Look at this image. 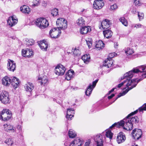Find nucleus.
Here are the masks:
<instances>
[{"mask_svg":"<svg viewBox=\"0 0 146 146\" xmlns=\"http://www.w3.org/2000/svg\"><path fill=\"white\" fill-rule=\"evenodd\" d=\"M138 110H139V109L136 110V111H134L133 112H132L131 113L129 114L127 116L130 117V116H131L135 114L138 112Z\"/></svg>","mask_w":146,"mask_h":146,"instance_id":"nucleus-51","label":"nucleus"},{"mask_svg":"<svg viewBox=\"0 0 146 146\" xmlns=\"http://www.w3.org/2000/svg\"><path fill=\"white\" fill-rule=\"evenodd\" d=\"M58 10L56 9H54L51 11V14L54 17L58 15Z\"/></svg>","mask_w":146,"mask_h":146,"instance_id":"nucleus-42","label":"nucleus"},{"mask_svg":"<svg viewBox=\"0 0 146 146\" xmlns=\"http://www.w3.org/2000/svg\"><path fill=\"white\" fill-rule=\"evenodd\" d=\"M116 88H113L110 91H109V94H110Z\"/></svg>","mask_w":146,"mask_h":146,"instance_id":"nucleus-57","label":"nucleus"},{"mask_svg":"<svg viewBox=\"0 0 146 146\" xmlns=\"http://www.w3.org/2000/svg\"><path fill=\"white\" fill-rule=\"evenodd\" d=\"M38 44L40 48L43 51H46L48 47V45L47 42L44 40H43L40 42Z\"/></svg>","mask_w":146,"mask_h":146,"instance_id":"nucleus-23","label":"nucleus"},{"mask_svg":"<svg viewBox=\"0 0 146 146\" xmlns=\"http://www.w3.org/2000/svg\"><path fill=\"white\" fill-rule=\"evenodd\" d=\"M142 26V25L141 24L138 23L135 24V25L134 27H136V28H138L141 27Z\"/></svg>","mask_w":146,"mask_h":146,"instance_id":"nucleus-52","label":"nucleus"},{"mask_svg":"<svg viewBox=\"0 0 146 146\" xmlns=\"http://www.w3.org/2000/svg\"><path fill=\"white\" fill-rule=\"evenodd\" d=\"M82 59L85 63L87 64L89 61L90 57L89 54H85L82 57Z\"/></svg>","mask_w":146,"mask_h":146,"instance_id":"nucleus-34","label":"nucleus"},{"mask_svg":"<svg viewBox=\"0 0 146 146\" xmlns=\"http://www.w3.org/2000/svg\"><path fill=\"white\" fill-rule=\"evenodd\" d=\"M67 21L62 18L58 19L56 21V25L58 27V29L60 30H64L67 28Z\"/></svg>","mask_w":146,"mask_h":146,"instance_id":"nucleus-6","label":"nucleus"},{"mask_svg":"<svg viewBox=\"0 0 146 146\" xmlns=\"http://www.w3.org/2000/svg\"><path fill=\"white\" fill-rule=\"evenodd\" d=\"M131 134L133 138L137 140L141 137L142 134L141 129H135L133 130Z\"/></svg>","mask_w":146,"mask_h":146,"instance_id":"nucleus-12","label":"nucleus"},{"mask_svg":"<svg viewBox=\"0 0 146 146\" xmlns=\"http://www.w3.org/2000/svg\"><path fill=\"white\" fill-rule=\"evenodd\" d=\"M86 41L89 48H90L92 45V40L91 38H88L86 39Z\"/></svg>","mask_w":146,"mask_h":146,"instance_id":"nucleus-41","label":"nucleus"},{"mask_svg":"<svg viewBox=\"0 0 146 146\" xmlns=\"http://www.w3.org/2000/svg\"><path fill=\"white\" fill-rule=\"evenodd\" d=\"M33 56V51L31 50L28 48L26 54H25V57H31Z\"/></svg>","mask_w":146,"mask_h":146,"instance_id":"nucleus-39","label":"nucleus"},{"mask_svg":"<svg viewBox=\"0 0 146 146\" xmlns=\"http://www.w3.org/2000/svg\"><path fill=\"white\" fill-rule=\"evenodd\" d=\"M104 44L102 41L99 40L97 42L96 44V47L98 50L103 48L104 47Z\"/></svg>","mask_w":146,"mask_h":146,"instance_id":"nucleus-32","label":"nucleus"},{"mask_svg":"<svg viewBox=\"0 0 146 146\" xmlns=\"http://www.w3.org/2000/svg\"><path fill=\"white\" fill-rule=\"evenodd\" d=\"M120 21L125 26H127L128 23L127 20L124 17H121L119 19Z\"/></svg>","mask_w":146,"mask_h":146,"instance_id":"nucleus-38","label":"nucleus"},{"mask_svg":"<svg viewBox=\"0 0 146 146\" xmlns=\"http://www.w3.org/2000/svg\"><path fill=\"white\" fill-rule=\"evenodd\" d=\"M117 6L116 4H114L110 6V9L111 10H114L117 8Z\"/></svg>","mask_w":146,"mask_h":146,"instance_id":"nucleus-47","label":"nucleus"},{"mask_svg":"<svg viewBox=\"0 0 146 146\" xmlns=\"http://www.w3.org/2000/svg\"><path fill=\"white\" fill-rule=\"evenodd\" d=\"M0 100L4 104L10 103V100L8 93L5 91H3L0 95Z\"/></svg>","mask_w":146,"mask_h":146,"instance_id":"nucleus-9","label":"nucleus"},{"mask_svg":"<svg viewBox=\"0 0 146 146\" xmlns=\"http://www.w3.org/2000/svg\"><path fill=\"white\" fill-rule=\"evenodd\" d=\"M42 5L43 6L45 7L47 6V2L46 1H44L42 2Z\"/></svg>","mask_w":146,"mask_h":146,"instance_id":"nucleus-53","label":"nucleus"},{"mask_svg":"<svg viewBox=\"0 0 146 146\" xmlns=\"http://www.w3.org/2000/svg\"><path fill=\"white\" fill-rule=\"evenodd\" d=\"M114 47L115 48H116L117 47V46H118V43L117 42H115L114 43Z\"/></svg>","mask_w":146,"mask_h":146,"instance_id":"nucleus-58","label":"nucleus"},{"mask_svg":"<svg viewBox=\"0 0 146 146\" xmlns=\"http://www.w3.org/2000/svg\"><path fill=\"white\" fill-rule=\"evenodd\" d=\"M11 85L15 89L17 88L19 84V79L15 77H11Z\"/></svg>","mask_w":146,"mask_h":146,"instance_id":"nucleus-19","label":"nucleus"},{"mask_svg":"<svg viewBox=\"0 0 146 146\" xmlns=\"http://www.w3.org/2000/svg\"><path fill=\"white\" fill-rule=\"evenodd\" d=\"M56 102H57V103H60L59 102H58L56 101Z\"/></svg>","mask_w":146,"mask_h":146,"instance_id":"nucleus-63","label":"nucleus"},{"mask_svg":"<svg viewBox=\"0 0 146 146\" xmlns=\"http://www.w3.org/2000/svg\"><path fill=\"white\" fill-rule=\"evenodd\" d=\"M4 129L5 131H11L13 132H17V130L13 126L9 124H5L4 125Z\"/></svg>","mask_w":146,"mask_h":146,"instance_id":"nucleus-22","label":"nucleus"},{"mask_svg":"<svg viewBox=\"0 0 146 146\" xmlns=\"http://www.w3.org/2000/svg\"><path fill=\"white\" fill-rule=\"evenodd\" d=\"M126 139L125 134L122 132L118 133L117 136L116 141L118 144L122 143L125 141Z\"/></svg>","mask_w":146,"mask_h":146,"instance_id":"nucleus-15","label":"nucleus"},{"mask_svg":"<svg viewBox=\"0 0 146 146\" xmlns=\"http://www.w3.org/2000/svg\"><path fill=\"white\" fill-rule=\"evenodd\" d=\"M90 144V142H86L85 143V146H89Z\"/></svg>","mask_w":146,"mask_h":146,"instance_id":"nucleus-55","label":"nucleus"},{"mask_svg":"<svg viewBox=\"0 0 146 146\" xmlns=\"http://www.w3.org/2000/svg\"><path fill=\"white\" fill-rule=\"evenodd\" d=\"M40 0H34L32 2V4L31 6L33 7H37L40 5Z\"/></svg>","mask_w":146,"mask_h":146,"instance_id":"nucleus-37","label":"nucleus"},{"mask_svg":"<svg viewBox=\"0 0 146 146\" xmlns=\"http://www.w3.org/2000/svg\"><path fill=\"white\" fill-rule=\"evenodd\" d=\"M103 34L104 37L107 38H110L112 35V32L109 29L103 31Z\"/></svg>","mask_w":146,"mask_h":146,"instance_id":"nucleus-31","label":"nucleus"},{"mask_svg":"<svg viewBox=\"0 0 146 146\" xmlns=\"http://www.w3.org/2000/svg\"><path fill=\"white\" fill-rule=\"evenodd\" d=\"M35 43L34 40L32 39L27 40L26 44L28 45H32Z\"/></svg>","mask_w":146,"mask_h":146,"instance_id":"nucleus-43","label":"nucleus"},{"mask_svg":"<svg viewBox=\"0 0 146 146\" xmlns=\"http://www.w3.org/2000/svg\"><path fill=\"white\" fill-rule=\"evenodd\" d=\"M146 68V65H142L139 66L138 68H133L132 70L127 72L124 74V77L128 76L129 78H132L135 73H137L139 72H143Z\"/></svg>","mask_w":146,"mask_h":146,"instance_id":"nucleus-4","label":"nucleus"},{"mask_svg":"<svg viewBox=\"0 0 146 146\" xmlns=\"http://www.w3.org/2000/svg\"><path fill=\"white\" fill-rule=\"evenodd\" d=\"M109 0L110 1H114L115 0Z\"/></svg>","mask_w":146,"mask_h":146,"instance_id":"nucleus-60","label":"nucleus"},{"mask_svg":"<svg viewBox=\"0 0 146 146\" xmlns=\"http://www.w3.org/2000/svg\"><path fill=\"white\" fill-rule=\"evenodd\" d=\"M11 81V77L5 76L2 79V82L4 86H8L10 84Z\"/></svg>","mask_w":146,"mask_h":146,"instance_id":"nucleus-24","label":"nucleus"},{"mask_svg":"<svg viewBox=\"0 0 146 146\" xmlns=\"http://www.w3.org/2000/svg\"><path fill=\"white\" fill-rule=\"evenodd\" d=\"M115 127L118 128L122 127L124 129L127 131L131 130L133 129V124L129 121V117L127 116L123 120L113 124L110 128H111Z\"/></svg>","mask_w":146,"mask_h":146,"instance_id":"nucleus-3","label":"nucleus"},{"mask_svg":"<svg viewBox=\"0 0 146 146\" xmlns=\"http://www.w3.org/2000/svg\"><path fill=\"white\" fill-rule=\"evenodd\" d=\"M143 77L146 78V72H145L143 74Z\"/></svg>","mask_w":146,"mask_h":146,"instance_id":"nucleus-59","label":"nucleus"},{"mask_svg":"<svg viewBox=\"0 0 146 146\" xmlns=\"http://www.w3.org/2000/svg\"><path fill=\"white\" fill-rule=\"evenodd\" d=\"M115 53H112L109 54V58H108L105 60V62L102 67V69L106 68H109L111 67L113 64V60L112 58L115 56Z\"/></svg>","mask_w":146,"mask_h":146,"instance_id":"nucleus-8","label":"nucleus"},{"mask_svg":"<svg viewBox=\"0 0 146 146\" xmlns=\"http://www.w3.org/2000/svg\"><path fill=\"white\" fill-rule=\"evenodd\" d=\"M28 48H25L22 49V54L23 56H24L25 54H26Z\"/></svg>","mask_w":146,"mask_h":146,"instance_id":"nucleus-50","label":"nucleus"},{"mask_svg":"<svg viewBox=\"0 0 146 146\" xmlns=\"http://www.w3.org/2000/svg\"><path fill=\"white\" fill-rule=\"evenodd\" d=\"M110 21L108 19H105L101 23V26L100 27L101 29H106L109 27L110 25Z\"/></svg>","mask_w":146,"mask_h":146,"instance_id":"nucleus-18","label":"nucleus"},{"mask_svg":"<svg viewBox=\"0 0 146 146\" xmlns=\"http://www.w3.org/2000/svg\"><path fill=\"white\" fill-rule=\"evenodd\" d=\"M104 3L103 0H96L94 2L93 7L96 9H100L102 8Z\"/></svg>","mask_w":146,"mask_h":146,"instance_id":"nucleus-14","label":"nucleus"},{"mask_svg":"<svg viewBox=\"0 0 146 146\" xmlns=\"http://www.w3.org/2000/svg\"><path fill=\"white\" fill-rule=\"evenodd\" d=\"M85 21L84 18L81 17L79 18L76 21V23L80 27H82L85 25Z\"/></svg>","mask_w":146,"mask_h":146,"instance_id":"nucleus-30","label":"nucleus"},{"mask_svg":"<svg viewBox=\"0 0 146 146\" xmlns=\"http://www.w3.org/2000/svg\"><path fill=\"white\" fill-rule=\"evenodd\" d=\"M98 80H96L93 82L92 85L90 84L85 91V93L87 96H89L91 94L92 91L98 82Z\"/></svg>","mask_w":146,"mask_h":146,"instance_id":"nucleus-13","label":"nucleus"},{"mask_svg":"<svg viewBox=\"0 0 146 146\" xmlns=\"http://www.w3.org/2000/svg\"><path fill=\"white\" fill-rule=\"evenodd\" d=\"M16 64L14 62L10 59H9L7 63V68L8 70L14 72L15 70Z\"/></svg>","mask_w":146,"mask_h":146,"instance_id":"nucleus-16","label":"nucleus"},{"mask_svg":"<svg viewBox=\"0 0 146 146\" xmlns=\"http://www.w3.org/2000/svg\"><path fill=\"white\" fill-rule=\"evenodd\" d=\"M85 10V9H83L82 10V11H81L82 12H83Z\"/></svg>","mask_w":146,"mask_h":146,"instance_id":"nucleus-62","label":"nucleus"},{"mask_svg":"<svg viewBox=\"0 0 146 146\" xmlns=\"http://www.w3.org/2000/svg\"><path fill=\"white\" fill-rule=\"evenodd\" d=\"M68 134L70 138H73L76 136V133L75 131L72 129L69 130Z\"/></svg>","mask_w":146,"mask_h":146,"instance_id":"nucleus-35","label":"nucleus"},{"mask_svg":"<svg viewBox=\"0 0 146 146\" xmlns=\"http://www.w3.org/2000/svg\"><path fill=\"white\" fill-rule=\"evenodd\" d=\"M91 31V28L89 26H84L80 29V33L82 34H85Z\"/></svg>","mask_w":146,"mask_h":146,"instance_id":"nucleus-27","label":"nucleus"},{"mask_svg":"<svg viewBox=\"0 0 146 146\" xmlns=\"http://www.w3.org/2000/svg\"><path fill=\"white\" fill-rule=\"evenodd\" d=\"M67 110L66 118L68 120H71L74 116V110L73 109L71 108L68 109Z\"/></svg>","mask_w":146,"mask_h":146,"instance_id":"nucleus-21","label":"nucleus"},{"mask_svg":"<svg viewBox=\"0 0 146 146\" xmlns=\"http://www.w3.org/2000/svg\"><path fill=\"white\" fill-rule=\"evenodd\" d=\"M131 12L135 14L136 13L137 11L135 9H133L131 10Z\"/></svg>","mask_w":146,"mask_h":146,"instance_id":"nucleus-56","label":"nucleus"},{"mask_svg":"<svg viewBox=\"0 0 146 146\" xmlns=\"http://www.w3.org/2000/svg\"><path fill=\"white\" fill-rule=\"evenodd\" d=\"M134 4L136 6H139L141 5V0H134Z\"/></svg>","mask_w":146,"mask_h":146,"instance_id":"nucleus-45","label":"nucleus"},{"mask_svg":"<svg viewBox=\"0 0 146 146\" xmlns=\"http://www.w3.org/2000/svg\"><path fill=\"white\" fill-rule=\"evenodd\" d=\"M25 90L27 92H31L34 89V85L33 84L30 82H27L25 86Z\"/></svg>","mask_w":146,"mask_h":146,"instance_id":"nucleus-26","label":"nucleus"},{"mask_svg":"<svg viewBox=\"0 0 146 146\" xmlns=\"http://www.w3.org/2000/svg\"><path fill=\"white\" fill-rule=\"evenodd\" d=\"M61 30L58 29V28H54L51 29L49 32V35L51 37L54 39L58 38L60 35Z\"/></svg>","mask_w":146,"mask_h":146,"instance_id":"nucleus-10","label":"nucleus"},{"mask_svg":"<svg viewBox=\"0 0 146 146\" xmlns=\"http://www.w3.org/2000/svg\"><path fill=\"white\" fill-rule=\"evenodd\" d=\"M16 129H17L19 131V133H20L21 134L22 133V127L20 125H17V127Z\"/></svg>","mask_w":146,"mask_h":146,"instance_id":"nucleus-48","label":"nucleus"},{"mask_svg":"<svg viewBox=\"0 0 146 146\" xmlns=\"http://www.w3.org/2000/svg\"><path fill=\"white\" fill-rule=\"evenodd\" d=\"M8 24L10 27H12L15 25L17 23L18 20L13 16L9 17L7 21Z\"/></svg>","mask_w":146,"mask_h":146,"instance_id":"nucleus-20","label":"nucleus"},{"mask_svg":"<svg viewBox=\"0 0 146 146\" xmlns=\"http://www.w3.org/2000/svg\"><path fill=\"white\" fill-rule=\"evenodd\" d=\"M74 71L71 70H69L65 74V79L67 80H70L73 78L74 75Z\"/></svg>","mask_w":146,"mask_h":146,"instance_id":"nucleus-25","label":"nucleus"},{"mask_svg":"<svg viewBox=\"0 0 146 146\" xmlns=\"http://www.w3.org/2000/svg\"><path fill=\"white\" fill-rule=\"evenodd\" d=\"M36 25L41 29H44L49 25L48 21L44 18H38L35 22Z\"/></svg>","mask_w":146,"mask_h":146,"instance_id":"nucleus-5","label":"nucleus"},{"mask_svg":"<svg viewBox=\"0 0 146 146\" xmlns=\"http://www.w3.org/2000/svg\"><path fill=\"white\" fill-rule=\"evenodd\" d=\"M113 135V133L110 129H107L101 133L94 135L93 138L97 146H103L104 141L106 143L110 142Z\"/></svg>","mask_w":146,"mask_h":146,"instance_id":"nucleus-2","label":"nucleus"},{"mask_svg":"<svg viewBox=\"0 0 146 146\" xmlns=\"http://www.w3.org/2000/svg\"><path fill=\"white\" fill-rule=\"evenodd\" d=\"M139 110L140 112L146 111V103L144 104L142 106L139 108Z\"/></svg>","mask_w":146,"mask_h":146,"instance_id":"nucleus-44","label":"nucleus"},{"mask_svg":"<svg viewBox=\"0 0 146 146\" xmlns=\"http://www.w3.org/2000/svg\"><path fill=\"white\" fill-rule=\"evenodd\" d=\"M20 10L23 13L25 14H29L31 12L29 7L26 5H23L20 7Z\"/></svg>","mask_w":146,"mask_h":146,"instance_id":"nucleus-28","label":"nucleus"},{"mask_svg":"<svg viewBox=\"0 0 146 146\" xmlns=\"http://www.w3.org/2000/svg\"><path fill=\"white\" fill-rule=\"evenodd\" d=\"M125 52L127 54L131 55L134 52L133 50L131 48L127 47L125 48Z\"/></svg>","mask_w":146,"mask_h":146,"instance_id":"nucleus-36","label":"nucleus"},{"mask_svg":"<svg viewBox=\"0 0 146 146\" xmlns=\"http://www.w3.org/2000/svg\"><path fill=\"white\" fill-rule=\"evenodd\" d=\"M65 67L61 64L58 65L55 68V73L58 76L63 75L65 71Z\"/></svg>","mask_w":146,"mask_h":146,"instance_id":"nucleus-11","label":"nucleus"},{"mask_svg":"<svg viewBox=\"0 0 146 146\" xmlns=\"http://www.w3.org/2000/svg\"><path fill=\"white\" fill-rule=\"evenodd\" d=\"M129 121L133 124V123H138L139 121V119L137 116H135L129 118Z\"/></svg>","mask_w":146,"mask_h":146,"instance_id":"nucleus-33","label":"nucleus"},{"mask_svg":"<svg viewBox=\"0 0 146 146\" xmlns=\"http://www.w3.org/2000/svg\"><path fill=\"white\" fill-rule=\"evenodd\" d=\"M115 96V94H112L110 96H109L108 97V98L109 99H111L114 96Z\"/></svg>","mask_w":146,"mask_h":146,"instance_id":"nucleus-54","label":"nucleus"},{"mask_svg":"<svg viewBox=\"0 0 146 146\" xmlns=\"http://www.w3.org/2000/svg\"><path fill=\"white\" fill-rule=\"evenodd\" d=\"M67 143H64L65 146H68L67 145ZM83 144L82 142L79 138H77L74 139L69 145V146H80Z\"/></svg>","mask_w":146,"mask_h":146,"instance_id":"nucleus-17","label":"nucleus"},{"mask_svg":"<svg viewBox=\"0 0 146 146\" xmlns=\"http://www.w3.org/2000/svg\"><path fill=\"white\" fill-rule=\"evenodd\" d=\"M11 111L7 109H3L0 112V119L4 121L9 120L11 116Z\"/></svg>","mask_w":146,"mask_h":146,"instance_id":"nucleus-7","label":"nucleus"},{"mask_svg":"<svg viewBox=\"0 0 146 146\" xmlns=\"http://www.w3.org/2000/svg\"><path fill=\"white\" fill-rule=\"evenodd\" d=\"M73 52L74 54L76 56H78L80 54V50L78 49H76V48H75L74 51Z\"/></svg>","mask_w":146,"mask_h":146,"instance_id":"nucleus-46","label":"nucleus"},{"mask_svg":"<svg viewBox=\"0 0 146 146\" xmlns=\"http://www.w3.org/2000/svg\"><path fill=\"white\" fill-rule=\"evenodd\" d=\"M5 142L8 145H12L14 142L12 140V139L11 138L7 139Z\"/></svg>","mask_w":146,"mask_h":146,"instance_id":"nucleus-40","label":"nucleus"},{"mask_svg":"<svg viewBox=\"0 0 146 146\" xmlns=\"http://www.w3.org/2000/svg\"><path fill=\"white\" fill-rule=\"evenodd\" d=\"M38 78L39 80H41L40 82V84L41 85H44L48 83L47 78L46 76H43L42 78L38 77Z\"/></svg>","mask_w":146,"mask_h":146,"instance_id":"nucleus-29","label":"nucleus"},{"mask_svg":"<svg viewBox=\"0 0 146 146\" xmlns=\"http://www.w3.org/2000/svg\"><path fill=\"white\" fill-rule=\"evenodd\" d=\"M138 16L139 18V19L140 20V19H143L144 17V14L143 13H138Z\"/></svg>","mask_w":146,"mask_h":146,"instance_id":"nucleus-49","label":"nucleus"},{"mask_svg":"<svg viewBox=\"0 0 146 146\" xmlns=\"http://www.w3.org/2000/svg\"><path fill=\"white\" fill-rule=\"evenodd\" d=\"M56 100L54 98L53 99V100L54 101H55Z\"/></svg>","mask_w":146,"mask_h":146,"instance_id":"nucleus-61","label":"nucleus"},{"mask_svg":"<svg viewBox=\"0 0 146 146\" xmlns=\"http://www.w3.org/2000/svg\"><path fill=\"white\" fill-rule=\"evenodd\" d=\"M124 75L123 77L121 78V79L122 80L126 79V80H124L121 83L118 84L117 86L118 88H119L122 86H124L125 87H124L123 90L126 89L127 88V89L123 91V92L120 93L118 95V97L116 99L121 96L125 95L129 90L135 87L139 82L138 80L136 79L131 80V78H129L128 76L124 77Z\"/></svg>","mask_w":146,"mask_h":146,"instance_id":"nucleus-1","label":"nucleus"}]
</instances>
